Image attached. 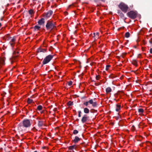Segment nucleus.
<instances>
[{"mask_svg":"<svg viewBox=\"0 0 152 152\" xmlns=\"http://www.w3.org/2000/svg\"><path fill=\"white\" fill-rule=\"evenodd\" d=\"M95 85L96 86H98L99 85V84H98L97 83H95Z\"/></svg>","mask_w":152,"mask_h":152,"instance_id":"nucleus-42","label":"nucleus"},{"mask_svg":"<svg viewBox=\"0 0 152 152\" xmlns=\"http://www.w3.org/2000/svg\"><path fill=\"white\" fill-rule=\"evenodd\" d=\"M33 102V100L32 99H30V98H28L27 99V102L28 104H30Z\"/></svg>","mask_w":152,"mask_h":152,"instance_id":"nucleus-21","label":"nucleus"},{"mask_svg":"<svg viewBox=\"0 0 152 152\" xmlns=\"http://www.w3.org/2000/svg\"><path fill=\"white\" fill-rule=\"evenodd\" d=\"M34 97H34V95H32V96H31V98H34Z\"/></svg>","mask_w":152,"mask_h":152,"instance_id":"nucleus-46","label":"nucleus"},{"mask_svg":"<svg viewBox=\"0 0 152 152\" xmlns=\"http://www.w3.org/2000/svg\"><path fill=\"white\" fill-rule=\"evenodd\" d=\"M78 114H81V112L80 110V111H78Z\"/></svg>","mask_w":152,"mask_h":152,"instance_id":"nucleus-43","label":"nucleus"},{"mask_svg":"<svg viewBox=\"0 0 152 152\" xmlns=\"http://www.w3.org/2000/svg\"><path fill=\"white\" fill-rule=\"evenodd\" d=\"M1 23H0V28L1 27Z\"/></svg>","mask_w":152,"mask_h":152,"instance_id":"nucleus-51","label":"nucleus"},{"mask_svg":"<svg viewBox=\"0 0 152 152\" xmlns=\"http://www.w3.org/2000/svg\"><path fill=\"white\" fill-rule=\"evenodd\" d=\"M150 52L152 54V48L150 49Z\"/></svg>","mask_w":152,"mask_h":152,"instance_id":"nucleus-40","label":"nucleus"},{"mask_svg":"<svg viewBox=\"0 0 152 152\" xmlns=\"http://www.w3.org/2000/svg\"><path fill=\"white\" fill-rule=\"evenodd\" d=\"M5 58H0V64L1 65H4V61Z\"/></svg>","mask_w":152,"mask_h":152,"instance_id":"nucleus-14","label":"nucleus"},{"mask_svg":"<svg viewBox=\"0 0 152 152\" xmlns=\"http://www.w3.org/2000/svg\"><path fill=\"white\" fill-rule=\"evenodd\" d=\"M0 20H1V21H2V20H3V18H2H2H1V19H0Z\"/></svg>","mask_w":152,"mask_h":152,"instance_id":"nucleus-47","label":"nucleus"},{"mask_svg":"<svg viewBox=\"0 0 152 152\" xmlns=\"http://www.w3.org/2000/svg\"><path fill=\"white\" fill-rule=\"evenodd\" d=\"M56 27L55 23L53 20H48L45 25L47 30L51 31Z\"/></svg>","mask_w":152,"mask_h":152,"instance_id":"nucleus-1","label":"nucleus"},{"mask_svg":"<svg viewBox=\"0 0 152 152\" xmlns=\"http://www.w3.org/2000/svg\"><path fill=\"white\" fill-rule=\"evenodd\" d=\"M88 118L89 117L87 115H85L82 118L81 121L82 123H85L88 120Z\"/></svg>","mask_w":152,"mask_h":152,"instance_id":"nucleus-10","label":"nucleus"},{"mask_svg":"<svg viewBox=\"0 0 152 152\" xmlns=\"http://www.w3.org/2000/svg\"><path fill=\"white\" fill-rule=\"evenodd\" d=\"M145 61L146 62H144V63H145L146 64H147L148 62V61L146 59L145 60Z\"/></svg>","mask_w":152,"mask_h":152,"instance_id":"nucleus-41","label":"nucleus"},{"mask_svg":"<svg viewBox=\"0 0 152 152\" xmlns=\"http://www.w3.org/2000/svg\"><path fill=\"white\" fill-rule=\"evenodd\" d=\"M126 54V53H122V55L123 56H122V58H124V56H124V55H125Z\"/></svg>","mask_w":152,"mask_h":152,"instance_id":"nucleus-39","label":"nucleus"},{"mask_svg":"<svg viewBox=\"0 0 152 152\" xmlns=\"http://www.w3.org/2000/svg\"><path fill=\"white\" fill-rule=\"evenodd\" d=\"M97 110L94 109H92L90 110V112L91 113H94L97 112Z\"/></svg>","mask_w":152,"mask_h":152,"instance_id":"nucleus-31","label":"nucleus"},{"mask_svg":"<svg viewBox=\"0 0 152 152\" xmlns=\"http://www.w3.org/2000/svg\"><path fill=\"white\" fill-rule=\"evenodd\" d=\"M46 50L47 49H46L39 48L37 49V53L43 52L44 53L46 52Z\"/></svg>","mask_w":152,"mask_h":152,"instance_id":"nucleus-12","label":"nucleus"},{"mask_svg":"<svg viewBox=\"0 0 152 152\" xmlns=\"http://www.w3.org/2000/svg\"><path fill=\"white\" fill-rule=\"evenodd\" d=\"M99 33L98 32H96V35L98 36L99 35Z\"/></svg>","mask_w":152,"mask_h":152,"instance_id":"nucleus-48","label":"nucleus"},{"mask_svg":"<svg viewBox=\"0 0 152 152\" xmlns=\"http://www.w3.org/2000/svg\"><path fill=\"white\" fill-rule=\"evenodd\" d=\"M24 127L22 123H20L18 125V129L19 132L23 131L24 130Z\"/></svg>","mask_w":152,"mask_h":152,"instance_id":"nucleus-9","label":"nucleus"},{"mask_svg":"<svg viewBox=\"0 0 152 152\" xmlns=\"http://www.w3.org/2000/svg\"><path fill=\"white\" fill-rule=\"evenodd\" d=\"M67 104L68 106H72L73 104V102L71 101H69L67 102Z\"/></svg>","mask_w":152,"mask_h":152,"instance_id":"nucleus-24","label":"nucleus"},{"mask_svg":"<svg viewBox=\"0 0 152 152\" xmlns=\"http://www.w3.org/2000/svg\"><path fill=\"white\" fill-rule=\"evenodd\" d=\"M92 82H94V80H92Z\"/></svg>","mask_w":152,"mask_h":152,"instance_id":"nucleus-57","label":"nucleus"},{"mask_svg":"<svg viewBox=\"0 0 152 152\" xmlns=\"http://www.w3.org/2000/svg\"><path fill=\"white\" fill-rule=\"evenodd\" d=\"M28 12L29 14L32 15L34 13L33 10L30 9L28 11Z\"/></svg>","mask_w":152,"mask_h":152,"instance_id":"nucleus-27","label":"nucleus"},{"mask_svg":"<svg viewBox=\"0 0 152 152\" xmlns=\"http://www.w3.org/2000/svg\"><path fill=\"white\" fill-rule=\"evenodd\" d=\"M95 100V99H94V100L92 99H91L88 102V103H89L91 104H93V102Z\"/></svg>","mask_w":152,"mask_h":152,"instance_id":"nucleus-25","label":"nucleus"},{"mask_svg":"<svg viewBox=\"0 0 152 152\" xmlns=\"http://www.w3.org/2000/svg\"><path fill=\"white\" fill-rule=\"evenodd\" d=\"M127 15L129 18L132 19H134L137 17V12L133 11H131L128 12Z\"/></svg>","mask_w":152,"mask_h":152,"instance_id":"nucleus-4","label":"nucleus"},{"mask_svg":"<svg viewBox=\"0 0 152 152\" xmlns=\"http://www.w3.org/2000/svg\"><path fill=\"white\" fill-rule=\"evenodd\" d=\"M110 67V65H106V70L107 71L108 70V69H109V67Z\"/></svg>","mask_w":152,"mask_h":152,"instance_id":"nucleus-32","label":"nucleus"},{"mask_svg":"<svg viewBox=\"0 0 152 152\" xmlns=\"http://www.w3.org/2000/svg\"><path fill=\"white\" fill-rule=\"evenodd\" d=\"M150 92H151V91H152V90H150Z\"/></svg>","mask_w":152,"mask_h":152,"instance_id":"nucleus-55","label":"nucleus"},{"mask_svg":"<svg viewBox=\"0 0 152 152\" xmlns=\"http://www.w3.org/2000/svg\"><path fill=\"white\" fill-rule=\"evenodd\" d=\"M120 15L121 16V17H124V15L122 12H120Z\"/></svg>","mask_w":152,"mask_h":152,"instance_id":"nucleus-35","label":"nucleus"},{"mask_svg":"<svg viewBox=\"0 0 152 152\" xmlns=\"http://www.w3.org/2000/svg\"><path fill=\"white\" fill-rule=\"evenodd\" d=\"M43 125V122L42 121H39L38 125L39 127H41Z\"/></svg>","mask_w":152,"mask_h":152,"instance_id":"nucleus-17","label":"nucleus"},{"mask_svg":"<svg viewBox=\"0 0 152 152\" xmlns=\"http://www.w3.org/2000/svg\"><path fill=\"white\" fill-rule=\"evenodd\" d=\"M96 80H98L99 78V75H96Z\"/></svg>","mask_w":152,"mask_h":152,"instance_id":"nucleus-38","label":"nucleus"},{"mask_svg":"<svg viewBox=\"0 0 152 152\" xmlns=\"http://www.w3.org/2000/svg\"><path fill=\"white\" fill-rule=\"evenodd\" d=\"M132 64L136 66H137V61L135 59L133 60L132 61Z\"/></svg>","mask_w":152,"mask_h":152,"instance_id":"nucleus-19","label":"nucleus"},{"mask_svg":"<svg viewBox=\"0 0 152 152\" xmlns=\"http://www.w3.org/2000/svg\"><path fill=\"white\" fill-rule=\"evenodd\" d=\"M109 77L113 79L115 77L113 75H111L109 76Z\"/></svg>","mask_w":152,"mask_h":152,"instance_id":"nucleus-33","label":"nucleus"},{"mask_svg":"<svg viewBox=\"0 0 152 152\" xmlns=\"http://www.w3.org/2000/svg\"><path fill=\"white\" fill-rule=\"evenodd\" d=\"M53 12L52 10H50L48 12L44 13L43 15V17L44 18L47 19V18L50 17L52 14Z\"/></svg>","mask_w":152,"mask_h":152,"instance_id":"nucleus-7","label":"nucleus"},{"mask_svg":"<svg viewBox=\"0 0 152 152\" xmlns=\"http://www.w3.org/2000/svg\"><path fill=\"white\" fill-rule=\"evenodd\" d=\"M42 109V107L41 105H39L37 107V109L39 110H41Z\"/></svg>","mask_w":152,"mask_h":152,"instance_id":"nucleus-26","label":"nucleus"},{"mask_svg":"<svg viewBox=\"0 0 152 152\" xmlns=\"http://www.w3.org/2000/svg\"><path fill=\"white\" fill-rule=\"evenodd\" d=\"M81 140V139L77 136H76L74 139L73 140V142L75 143H76Z\"/></svg>","mask_w":152,"mask_h":152,"instance_id":"nucleus-13","label":"nucleus"},{"mask_svg":"<svg viewBox=\"0 0 152 152\" xmlns=\"http://www.w3.org/2000/svg\"><path fill=\"white\" fill-rule=\"evenodd\" d=\"M116 108L115 109V110L118 112V111L121 109V106L120 105H118V104H116Z\"/></svg>","mask_w":152,"mask_h":152,"instance_id":"nucleus-16","label":"nucleus"},{"mask_svg":"<svg viewBox=\"0 0 152 152\" xmlns=\"http://www.w3.org/2000/svg\"><path fill=\"white\" fill-rule=\"evenodd\" d=\"M88 104V102H86L83 103V104L85 105L86 106H87Z\"/></svg>","mask_w":152,"mask_h":152,"instance_id":"nucleus-36","label":"nucleus"},{"mask_svg":"<svg viewBox=\"0 0 152 152\" xmlns=\"http://www.w3.org/2000/svg\"><path fill=\"white\" fill-rule=\"evenodd\" d=\"M34 30L35 31H36V30H39L40 28H41V27L37 25H36L34 26Z\"/></svg>","mask_w":152,"mask_h":152,"instance_id":"nucleus-20","label":"nucleus"},{"mask_svg":"<svg viewBox=\"0 0 152 152\" xmlns=\"http://www.w3.org/2000/svg\"><path fill=\"white\" fill-rule=\"evenodd\" d=\"M82 135H83L81 134L80 135V136H82ZM80 135H79V137H80Z\"/></svg>","mask_w":152,"mask_h":152,"instance_id":"nucleus-56","label":"nucleus"},{"mask_svg":"<svg viewBox=\"0 0 152 152\" xmlns=\"http://www.w3.org/2000/svg\"><path fill=\"white\" fill-rule=\"evenodd\" d=\"M77 121H79V119H77L76 120Z\"/></svg>","mask_w":152,"mask_h":152,"instance_id":"nucleus-52","label":"nucleus"},{"mask_svg":"<svg viewBox=\"0 0 152 152\" xmlns=\"http://www.w3.org/2000/svg\"><path fill=\"white\" fill-rule=\"evenodd\" d=\"M132 129L133 131H134L135 130V127L134 125H132Z\"/></svg>","mask_w":152,"mask_h":152,"instance_id":"nucleus-37","label":"nucleus"},{"mask_svg":"<svg viewBox=\"0 0 152 152\" xmlns=\"http://www.w3.org/2000/svg\"><path fill=\"white\" fill-rule=\"evenodd\" d=\"M45 19L44 18H42L39 20L38 22V24L39 25L44 24L45 22Z\"/></svg>","mask_w":152,"mask_h":152,"instance_id":"nucleus-11","label":"nucleus"},{"mask_svg":"<svg viewBox=\"0 0 152 152\" xmlns=\"http://www.w3.org/2000/svg\"><path fill=\"white\" fill-rule=\"evenodd\" d=\"M7 40L10 41V44L11 47H13V45L14 44V42L15 41V38L14 37L12 38L11 37H10L7 39Z\"/></svg>","mask_w":152,"mask_h":152,"instance_id":"nucleus-8","label":"nucleus"},{"mask_svg":"<svg viewBox=\"0 0 152 152\" xmlns=\"http://www.w3.org/2000/svg\"><path fill=\"white\" fill-rule=\"evenodd\" d=\"M84 112L85 113H89V110L87 108H85L84 109Z\"/></svg>","mask_w":152,"mask_h":152,"instance_id":"nucleus-22","label":"nucleus"},{"mask_svg":"<svg viewBox=\"0 0 152 152\" xmlns=\"http://www.w3.org/2000/svg\"><path fill=\"white\" fill-rule=\"evenodd\" d=\"M22 124L23 126L26 128L29 127L31 125L30 121L27 119L23 120Z\"/></svg>","mask_w":152,"mask_h":152,"instance_id":"nucleus-5","label":"nucleus"},{"mask_svg":"<svg viewBox=\"0 0 152 152\" xmlns=\"http://www.w3.org/2000/svg\"><path fill=\"white\" fill-rule=\"evenodd\" d=\"M127 43V42H126L124 44H125V45H126Z\"/></svg>","mask_w":152,"mask_h":152,"instance_id":"nucleus-54","label":"nucleus"},{"mask_svg":"<svg viewBox=\"0 0 152 152\" xmlns=\"http://www.w3.org/2000/svg\"><path fill=\"white\" fill-rule=\"evenodd\" d=\"M130 34L128 32H126L125 33V36L126 38H128L130 37Z\"/></svg>","mask_w":152,"mask_h":152,"instance_id":"nucleus-23","label":"nucleus"},{"mask_svg":"<svg viewBox=\"0 0 152 152\" xmlns=\"http://www.w3.org/2000/svg\"><path fill=\"white\" fill-rule=\"evenodd\" d=\"M139 56H141V54H138V57H139Z\"/></svg>","mask_w":152,"mask_h":152,"instance_id":"nucleus-49","label":"nucleus"},{"mask_svg":"<svg viewBox=\"0 0 152 152\" xmlns=\"http://www.w3.org/2000/svg\"><path fill=\"white\" fill-rule=\"evenodd\" d=\"M95 33H94V34H93V35H94V36H93V37H94V36H95Z\"/></svg>","mask_w":152,"mask_h":152,"instance_id":"nucleus-50","label":"nucleus"},{"mask_svg":"<svg viewBox=\"0 0 152 152\" xmlns=\"http://www.w3.org/2000/svg\"><path fill=\"white\" fill-rule=\"evenodd\" d=\"M78 116L79 117H80L81 116V114H78Z\"/></svg>","mask_w":152,"mask_h":152,"instance_id":"nucleus-44","label":"nucleus"},{"mask_svg":"<svg viewBox=\"0 0 152 152\" xmlns=\"http://www.w3.org/2000/svg\"><path fill=\"white\" fill-rule=\"evenodd\" d=\"M19 53V52L18 51L14 52L13 53V56L10 58L11 64H12L14 61H16V58L18 56L16 54H18Z\"/></svg>","mask_w":152,"mask_h":152,"instance_id":"nucleus-6","label":"nucleus"},{"mask_svg":"<svg viewBox=\"0 0 152 152\" xmlns=\"http://www.w3.org/2000/svg\"><path fill=\"white\" fill-rule=\"evenodd\" d=\"M138 112L140 113H142L144 112V110L142 109L141 108L139 109L138 110Z\"/></svg>","mask_w":152,"mask_h":152,"instance_id":"nucleus-30","label":"nucleus"},{"mask_svg":"<svg viewBox=\"0 0 152 152\" xmlns=\"http://www.w3.org/2000/svg\"><path fill=\"white\" fill-rule=\"evenodd\" d=\"M53 55H49L47 56L42 61V66H43V65L46 64L48 63L53 58Z\"/></svg>","mask_w":152,"mask_h":152,"instance_id":"nucleus-3","label":"nucleus"},{"mask_svg":"<svg viewBox=\"0 0 152 152\" xmlns=\"http://www.w3.org/2000/svg\"><path fill=\"white\" fill-rule=\"evenodd\" d=\"M149 42H150V43H152V42L151 41H149Z\"/></svg>","mask_w":152,"mask_h":152,"instance_id":"nucleus-53","label":"nucleus"},{"mask_svg":"<svg viewBox=\"0 0 152 152\" xmlns=\"http://www.w3.org/2000/svg\"><path fill=\"white\" fill-rule=\"evenodd\" d=\"M111 91V89L110 87H108L106 89V91L107 94L110 92Z\"/></svg>","mask_w":152,"mask_h":152,"instance_id":"nucleus-15","label":"nucleus"},{"mask_svg":"<svg viewBox=\"0 0 152 152\" xmlns=\"http://www.w3.org/2000/svg\"><path fill=\"white\" fill-rule=\"evenodd\" d=\"M118 7L120 9L124 12L126 13L128 9V6L124 3L121 2L118 5Z\"/></svg>","mask_w":152,"mask_h":152,"instance_id":"nucleus-2","label":"nucleus"},{"mask_svg":"<svg viewBox=\"0 0 152 152\" xmlns=\"http://www.w3.org/2000/svg\"><path fill=\"white\" fill-rule=\"evenodd\" d=\"M92 105L93 107H96L97 105V104L96 102L94 101Z\"/></svg>","mask_w":152,"mask_h":152,"instance_id":"nucleus-28","label":"nucleus"},{"mask_svg":"<svg viewBox=\"0 0 152 152\" xmlns=\"http://www.w3.org/2000/svg\"><path fill=\"white\" fill-rule=\"evenodd\" d=\"M72 82L71 81H70L68 82V85L69 86H71L72 85Z\"/></svg>","mask_w":152,"mask_h":152,"instance_id":"nucleus-34","label":"nucleus"},{"mask_svg":"<svg viewBox=\"0 0 152 152\" xmlns=\"http://www.w3.org/2000/svg\"><path fill=\"white\" fill-rule=\"evenodd\" d=\"M78 133V131L76 129L74 130L73 131V133L74 134H75V135L77 134Z\"/></svg>","mask_w":152,"mask_h":152,"instance_id":"nucleus-29","label":"nucleus"},{"mask_svg":"<svg viewBox=\"0 0 152 152\" xmlns=\"http://www.w3.org/2000/svg\"><path fill=\"white\" fill-rule=\"evenodd\" d=\"M29 107V110H31V111H32V109H31L30 108V107Z\"/></svg>","mask_w":152,"mask_h":152,"instance_id":"nucleus-45","label":"nucleus"},{"mask_svg":"<svg viewBox=\"0 0 152 152\" xmlns=\"http://www.w3.org/2000/svg\"><path fill=\"white\" fill-rule=\"evenodd\" d=\"M76 147V145H74L71 146H70L69 147V150H73L74 149H75Z\"/></svg>","mask_w":152,"mask_h":152,"instance_id":"nucleus-18","label":"nucleus"},{"mask_svg":"<svg viewBox=\"0 0 152 152\" xmlns=\"http://www.w3.org/2000/svg\"><path fill=\"white\" fill-rule=\"evenodd\" d=\"M56 110V109H55L54 110Z\"/></svg>","mask_w":152,"mask_h":152,"instance_id":"nucleus-59","label":"nucleus"},{"mask_svg":"<svg viewBox=\"0 0 152 152\" xmlns=\"http://www.w3.org/2000/svg\"><path fill=\"white\" fill-rule=\"evenodd\" d=\"M34 152H38L37 151H34Z\"/></svg>","mask_w":152,"mask_h":152,"instance_id":"nucleus-58","label":"nucleus"}]
</instances>
